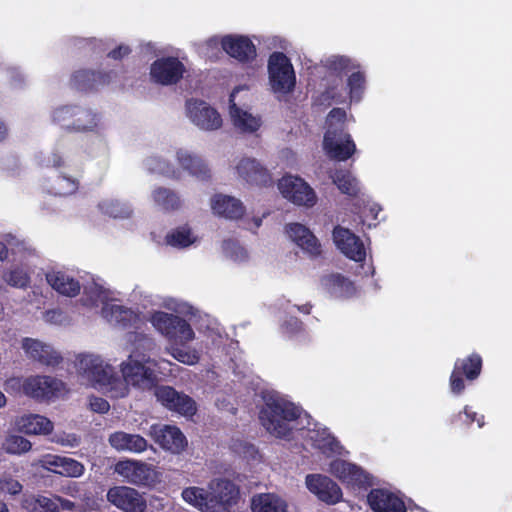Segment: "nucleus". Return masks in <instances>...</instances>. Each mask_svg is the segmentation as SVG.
Here are the masks:
<instances>
[{
	"label": "nucleus",
	"instance_id": "obj_3",
	"mask_svg": "<svg viewBox=\"0 0 512 512\" xmlns=\"http://www.w3.org/2000/svg\"><path fill=\"white\" fill-rule=\"evenodd\" d=\"M247 90L246 86H238L233 89L229 97V116L238 133L253 135L260 130L263 121L261 115L254 112L244 101Z\"/></svg>",
	"mask_w": 512,
	"mask_h": 512
},
{
	"label": "nucleus",
	"instance_id": "obj_38",
	"mask_svg": "<svg viewBox=\"0 0 512 512\" xmlns=\"http://www.w3.org/2000/svg\"><path fill=\"white\" fill-rule=\"evenodd\" d=\"M156 207L163 211H174L181 207L182 201L177 192L166 187H156L151 192Z\"/></svg>",
	"mask_w": 512,
	"mask_h": 512
},
{
	"label": "nucleus",
	"instance_id": "obj_61",
	"mask_svg": "<svg viewBox=\"0 0 512 512\" xmlns=\"http://www.w3.org/2000/svg\"><path fill=\"white\" fill-rule=\"evenodd\" d=\"M43 319L49 324L61 325L66 321V315L62 310L54 308L45 311Z\"/></svg>",
	"mask_w": 512,
	"mask_h": 512
},
{
	"label": "nucleus",
	"instance_id": "obj_50",
	"mask_svg": "<svg viewBox=\"0 0 512 512\" xmlns=\"http://www.w3.org/2000/svg\"><path fill=\"white\" fill-rule=\"evenodd\" d=\"M3 280L15 288H25L30 282L28 271L23 266H13L3 274Z\"/></svg>",
	"mask_w": 512,
	"mask_h": 512
},
{
	"label": "nucleus",
	"instance_id": "obj_43",
	"mask_svg": "<svg viewBox=\"0 0 512 512\" xmlns=\"http://www.w3.org/2000/svg\"><path fill=\"white\" fill-rule=\"evenodd\" d=\"M179 317L172 313L154 310L149 313L148 321L159 334L167 338Z\"/></svg>",
	"mask_w": 512,
	"mask_h": 512
},
{
	"label": "nucleus",
	"instance_id": "obj_8",
	"mask_svg": "<svg viewBox=\"0 0 512 512\" xmlns=\"http://www.w3.org/2000/svg\"><path fill=\"white\" fill-rule=\"evenodd\" d=\"M185 112L190 122L203 131H215L222 127L220 113L203 100L189 99L185 104Z\"/></svg>",
	"mask_w": 512,
	"mask_h": 512
},
{
	"label": "nucleus",
	"instance_id": "obj_46",
	"mask_svg": "<svg viewBox=\"0 0 512 512\" xmlns=\"http://www.w3.org/2000/svg\"><path fill=\"white\" fill-rule=\"evenodd\" d=\"M127 341L132 345L130 353L146 355L145 352L152 351L156 347L155 339L148 334L130 332L127 334Z\"/></svg>",
	"mask_w": 512,
	"mask_h": 512
},
{
	"label": "nucleus",
	"instance_id": "obj_41",
	"mask_svg": "<svg viewBox=\"0 0 512 512\" xmlns=\"http://www.w3.org/2000/svg\"><path fill=\"white\" fill-rule=\"evenodd\" d=\"M324 68L337 76L359 69L360 65L347 56L331 55L322 61Z\"/></svg>",
	"mask_w": 512,
	"mask_h": 512
},
{
	"label": "nucleus",
	"instance_id": "obj_17",
	"mask_svg": "<svg viewBox=\"0 0 512 512\" xmlns=\"http://www.w3.org/2000/svg\"><path fill=\"white\" fill-rule=\"evenodd\" d=\"M482 359L478 354H471L465 359H458L450 376V389L453 394L459 395L465 389L462 374L470 381L475 380L481 372Z\"/></svg>",
	"mask_w": 512,
	"mask_h": 512
},
{
	"label": "nucleus",
	"instance_id": "obj_45",
	"mask_svg": "<svg viewBox=\"0 0 512 512\" xmlns=\"http://www.w3.org/2000/svg\"><path fill=\"white\" fill-rule=\"evenodd\" d=\"M332 180L338 189L349 196H356L360 192L358 180L346 170L336 171L332 176Z\"/></svg>",
	"mask_w": 512,
	"mask_h": 512
},
{
	"label": "nucleus",
	"instance_id": "obj_56",
	"mask_svg": "<svg viewBox=\"0 0 512 512\" xmlns=\"http://www.w3.org/2000/svg\"><path fill=\"white\" fill-rule=\"evenodd\" d=\"M23 489L22 484L10 474L0 476V492L9 495H18Z\"/></svg>",
	"mask_w": 512,
	"mask_h": 512
},
{
	"label": "nucleus",
	"instance_id": "obj_44",
	"mask_svg": "<svg viewBox=\"0 0 512 512\" xmlns=\"http://www.w3.org/2000/svg\"><path fill=\"white\" fill-rule=\"evenodd\" d=\"M99 210L112 218L125 219L129 218L132 214L130 205L125 202H120L118 199L105 198L98 203Z\"/></svg>",
	"mask_w": 512,
	"mask_h": 512
},
{
	"label": "nucleus",
	"instance_id": "obj_54",
	"mask_svg": "<svg viewBox=\"0 0 512 512\" xmlns=\"http://www.w3.org/2000/svg\"><path fill=\"white\" fill-rule=\"evenodd\" d=\"M85 467L79 461L63 457L61 467L58 470H53V473L65 476V477H73L78 478L84 474Z\"/></svg>",
	"mask_w": 512,
	"mask_h": 512
},
{
	"label": "nucleus",
	"instance_id": "obj_22",
	"mask_svg": "<svg viewBox=\"0 0 512 512\" xmlns=\"http://www.w3.org/2000/svg\"><path fill=\"white\" fill-rule=\"evenodd\" d=\"M175 160L182 171L199 180L207 181L211 172L206 161L198 154L187 148H178L175 151Z\"/></svg>",
	"mask_w": 512,
	"mask_h": 512
},
{
	"label": "nucleus",
	"instance_id": "obj_26",
	"mask_svg": "<svg viewBox=\"0 0 512 512\" xmlns=\"http://www.w3.org/2000/svg\"><path fill=\"white\" fill-rule=\"evenodd\" d=\"M367 500L375 512H406L402 499L387 489L371 490Z\"/></svg>",
	"mask_w": 512,
	"mask_h": 512
},
{
	"label": "nucleus",
	"instance_id": "obj_12",
	"mask_svg": "<svg viewBox=\"0 0 512 512\" xmlns=\"http://www.w3.org/2000/svg\"><path fill=\"white\" fill-rule=\"evenodd\" d=\"M115 298L101 309V316L111 325L123 329L134 328L140 329L144 324V318L140 313L135 312L131 308L123 306L116 302Z\"/></svg>",
	"mask_w": 512,
	"mask_h": 512
},
{
	"label": "nucleus",
	"instance_id": "obj_4",
	"mask_svg": "<svg viewBox=\"0 0 512 512\" xmlns=\"http://www.w3.org/2000/svg\"><path fill=\"white\" fill-rule=\"evenodd\" d=\"M196 338L192 325L182 317L174 324L171 332L167 336L169 346L167 352L177 361L194 365L200 359L199 352L188 346V344Z\"/></svg>",
	"mask_w": 512,
	"mask_h": 512
},
{
	"label": "nucleus",
	"instance_id": "obj_33",
	"mask_svg": "<svg viewBox=\"0 0 512 512\" xmlns=\"http://www.w3.org/2000/svg\"><path fill=\"white\" fill-rule=\"evenodd\" d=\"M321 286L325 292L334 298H348L354 295L356 291L353 282L341 274H330L322 277Z\"/></svg>",
	"mask_w": 512,
	"mask_h": 512
},
{
	"label": "nucleus",
	"instance_id": "obj_20",
	"mask_svg": "<svg viewBox=\"0 0 512 512\" xmlns=\"http://www.w3.org/2000/svg\"><path fill=\"white\" fill-rule=\"evenodd\" d=\"M333 241L337 248L351 260L355 262L365 260L367 253L363 242L349 229L336 226L333 230Z\"/></svg>",
	"mask_w": 512,
	"mask_h": 512
},
{
	"label": "nucleus",
	"instance_id": "obj_14",
	"mask_svg": "<svg viewBox=\"0 0 512 512\" xmlns=\"http://www.w3.org/2000/svg\"><path fill=\"white\" fill-rule=\"evenodd\" d=\"M114 471L124 481L136 486H149L155 482V472L152 466L138 460L119 461L115 464Z\"/></svg>",
	"mask_w": 512,
	"mask_h": 512
},
{
	"label": "nucleus",
	"instance_id": "obj_13",
	"mask_svg": "<svg viewBox=\"0 0 512 512\" xmlns=\"http://www.w3.org/2000/svg\"><path fill=\"white\" fill-rule=\"evenodd\" d=\"M284 231L288 239L310 258H317L322 253V245L309 227L302 223H287Z\"/></svg>",
	"mask_w": 512,
	"mask_h": 512
},
{
	"label": "nucleus",
	"instance_id": "obj_36",
	"mask_svg": "<svg viewBox=\"0 0 512 512\" xmlns=\"http://www.w3.org/2000/svg\"><path fill=\"white\" fill-rule=\"evenodd\" d=\"M287 502L275 493H259L251 499L252 512H287Z\"/></svg>",
	"mask_w": 512,
	"mask_h": 512
},
{
	"label": "nucleus",
	"instance_id": "obj_15",
	"mask_svg": "<svg viewBox=\"0 0 512 512\" xmlns=\"http://www.w3.org/2000/svg\"><path fill=\"white\" fill-rule=\"evenodd\" d=\"M157 401L170 411L185 417L193 416L197 411L196 402L188 395L178 392L170 386H160L155 391Z\"/></svg>",
	"mask_w": 512,
	"mask_h": 512
},
{
	"label": "nucleus",
	"instance_id": "obj_6",
	"mask_svg": "<svg viewBox=\"0 0 512 512\" xmlns=\"http://www.w3.org/2000/svg\"><path fill=\"white\" fill-rule=\"evenodd\" d=\"M23 393L37 401H49L66 392L65 383L48 375H32L23 380Z\"/></svg>",
	"mask_w": 512,
	"mask_h": 512
},
{
	"label": "nucleus",
	"instance_id": "obj_27",
	"mask_svg": "<svg viewBox=\"0 0 512 512\" xmlns=\"http://www.w3.org/2000/svg\"><path fill=\"white\" fill-rule=\"evenodd\" d=\"M210 207L214 215L230 220L241 218L245 212L243 203L238 198L221 193L210 198Z\"/></svg>",
	"mask_w": 512,
	"mask_h": 512
},
{
	"label": "nucleus",
	"instance_id": "obj_35",
	"mask_svg": "<svg viewBox=\"0 0 512 512\" xmlns=\"http://www.w3.org/2000/svg\"><path fill=\"white\" fill-rule=\"evenodd\" d=\"M113 78V73L102 74L90 70L76 71L72 76V84L78 90L88 91L99 85L108 84Z\"/></svg>",
	"mask_w": 512,
	"mask_h": 512
},
{
	"label": "nucleus",
	"instance_id": "obj_24",
	"mask_svg": "<svg viewBox=\"0 0 512 512\" xmlns=\"http://www.w3.org/2000/svg\"><path fill=\"white\" fill-rule=\"evenodd\" d=\"M235 171L249 184L265 186L272 181L269 171L254 158H241L235 165Z\"/></svg>",
	"mask_w": 512,
	"mask_h": 512
},
{
	"label": "nucleus",
	"instance_id": "obj_58",
	"mask_svg": "<svg viewBox=\"0 0 512 512\" xmlns=\"http://www.w3.org/2000/svg\"><path fill=\"white\" fill-rule=\"evenodd\" d=\"M346 111L341 108H334L327 116V125L331 129H344Z\"/></svg>",
	"mask_w": 512,
	"mask_h": 512
},
{
	"label": "nucleus",
	"instance_id": "obj_39",
	"mask_svg": "<svg viewBox=\"0 0 512 512\" xmlns=\"http://www.w3.org/2000/svg\"><path fill=\"white\" fill-rule=\"evenodd\" d=\"M198 240V236L188 225H182L172 229L165 237L167 245L179 249L190 247L197 243Z\"/></svg>",
	"mask_w": 512,
	"mask_h": 512
},
{
	"label": "nucleus",
	"instance_id": "obj_64",
	"mask_svg": "<svg viewBox=\"0 0 512 512\" xmlns=\"http://www.w3.org/2000/svg\"><path fill=\"white\" fill-rule=\"evenodd\" d=\"M283 329L289 335L295 334L301 330V322L297 318L291 317L283 324Z\"/></svg>",
	"mask_w": 512,
	"mask_h": 512
},
{
	"label": "nucleus",
	"instance_id": "obj_29",
	"mask_svg": "<svg viewBox=\"0 0 512 512\" xmlns=\"http://www.w3.org/2000/svg\"><path fill=\"white\" fill-rule=\"evenodd\" d=\"M108 442L118 452L140 454L147 450V440L139 434L116 431L109 435Z\"/></svg>",
	"mask_w": 512,
	"mask_h": 512
},
{
	"label": "nucleus",
	"instance_id": "obj_10",
	"mask_svg": "<svg viewBox=\"0 0 512 512\" xmlns=\"http://www.w3.org/2000/svg\"><path fill=\"white\" fill-rule=\"evenodd\" d=\"M323 149L329 158L345 161L355 153L356 145L344 129L328 128L324 135Z\"/></svg>",
	"mask_w": 512,
	"mask_h": 512
},
{
	"label": "nucleus",
	"instance_id": "obj_51",
	"mask_svg": "<svg viewBox=\"0 0 512 512\" xmlns=\"http://www.w3.org/2000/svg\"><path fill=\"white\" fill-rule=\"evenodd\" d=\"M78 181L75 177L59 175L51 185L49 192L59 196H67L76 192Z\"/></svg>",
	"mask_w": 512,
	"mask_h": 512
},
{
	"label": "nucleus",
	"instance_id": "obj_19",
	"mask_svg": "<svg viewBox=\"0 0 512 512\" xmlns=\"http://www.w3.org/2000/svg\"><path fill=\"white\" fill-rule=\"evenodd\" d=\"M149 435L163 449L172 453H180L187 445L184 434L176 426L153 424Z\"/></svg>",
	"mask_w": 512,
	"mask_h": 512
},
{
	"label": "nucleus",
	"instance_id": "obj_40",
	"mask_svg": "<svg viewBox=\"0 0 512 512\" xmlns=\"http://www.w3.org/2000/svg\"><path fill=\"white\" fill-rule=\"evenodd\" d=\"M23 507L28 512H59L58 496L31 495L24 499Z\"/></svg>",
	"mask_w": 512,
	"mask_h": 512
},
{
	"label": "nucleus",
	"instance_id": "obj_37",
	"mask_svg": "<svg viewBox=\"0 0 512 512\" xmlns=\"http://www.w3.org/2000/svg\"><path fill=\"white\" fill-rule=\"evenodd\" d=\"M183 500L203 512H216L213 509L209 489L200 487H188L182 491Z\"/></svg>",
	"mask_w": 512,
	"mask_h": 512
},
{
	"label": "nucleus",
	"instance_id": "obj_52",
	"mask_svg": "<svg viewBox=\"0 0 512 512\" xmlns=\"http://www.w3.org/2000/svg\"><path fill=\"white\" fill-rule=\"evenodd\" d=\"M2 448L9 454H22L31 449V442L23 436L10 434L5 438Z\"/></svg>",
	"mask_w": 512,
	"mask_h": 512
},
{
	"label": "nucleus",
	"instance_id": "obj_9",
	"mask_svg": "<svg viewBox=\"0 0 512 512\" xmlns=\"http://www.w3.org/2000/svg\"><path fill=\"white\" fill-rule=\"evenodd\" d=\"M20 348L28 360L40 366L55 367L63 360L61 353L53 345L37 338H22Z\"/></svg>",
	"mask_w": 512,
	"mask_h": 512
},
{
	"label": "nucleus",
	"instance_id": "obj_25",
	"mask_svg": "<svg viewBox=\"0 0 512 512\" xmlns=\"http://www.w3.org/2000/svg\"><path fill=\"white\" fill-rule=\"evenodd\" d=\"M222 50L239 62H249L256 57V48L252 41L242 35L223 36Z\"/></svg>",
	"mask_w": 512,
	"mask_h": 512
},
{
	"label": "nucleus",
	"instance_id": "obj_47",
	"mask_svg": "<svg viewBox=\"0 0 512 512\" xmlns=\"http://www.w3.org/2000/svg\"><path fill=\"white\" fill-rule=\"evenodd\" d=\"M36 159L39 162V165L43 167H61V166H67L72 167L74 166V161L71 158V156L64 152L60 151L59 149L53 151L52 153L48 155H44L43 153H40L36 156Z\"/></svg>",
	"mask_w": 512,
	"mask_h": 512
},
{
	"label": "nucleus",
	"instance_id": "obj_2",
	"mask_svg": "<svg viewBox=\"0 0 512 512\" xmlns=\"http://www.w3.org/2000/svg\"><path fill=\"white\" fill-rule=\"evenodd\" d=\"M301 414L302 409L294 403L279 394H270L265 397L259 418L266 431L277 438L289 440L301 431L303 438L328 457L348 453L325 427L314 424L306 430L299 428Z\"/></svg>",
	"mask_w": 512,
	"mask_h": 512
},
{
	"label": "nucleus",
	"instance_id": "obj_49",
	"mask_svg": "<svg viewBox=\"0 0 512 512\" xmlns=\"http://www.w3.org/2000/svg\"><path fill=\"white\" fill-rule=\"evenodd\" d=\"M347 88L351 102H359L365 90V76L359 69L351 72L347 79Z\"/></svg>",
	"mask_w": 512,
	"mask_h": 512
},
{
	"label": "nucleus",
	"instance_id": "obj_28",
	"mask_svg": "<svg viewBox=\"0 0 512 512\" xmlns=\"http://www.w3.org/2000/svg\"><path fill=\"white\" fill-rule=\"evenodd\" d=\"M189 320L193 322L197 330L203 333L213 346L223 343L224 332L218 321L210 315L195 308V313H190Z\"/></svg>",
	"mask_w": 512,
	"mask_h": 512
},
{
	"label": "nucleus",
	"instance_id": "obj_5",
	"mask_svg": "<svg viewBox=\"0 0 512 512\" xmlns=\"http://www.w3.org/2000/svg\"><path fill=\"white\" fill-rule=\"evenodd\" d=\"M269 82L273 92L288 94L296 84V75L290 59L282 52H274L268 60Z\"/></svg>",
	"mask_w": 512,
	"mask_h": 512
},
{
	"label": "nucleus",
	"instance_id": "obj_23",
	"mask_svg": "<svg viewBox=\"0 0 512 512\" xmlns=\"http://www.w3.org/2000/svg\"><path fill=\"white\" fill-rule=\"evenodd\" d=\"M213 509L216 512H227L228 508L234 504L238 497V489L229 480L213 479L208 485Z\"/></svg>",
	"mask_w": 512,
	"mask_h": 512
},
{
	"label": "nucleus",
	"instance_id": "obj_53",
	"mask_svg": "<svg viewBox=\"0 0 512 512\" xmlns=\"http://www.w3.org/2000/svg\"><path fill=\"white\" fill-rule=\"evenodd\" d=\"M79 107L80 106L75 105H65L56 108L52 112L53 122L71 130L69 124H71V121L75 119Z\"/></svg>",
	"mask_w": 512,
	"mask_h": 512
},
{
	"label": "nucleus",
	"instance_id": "obj_48",
	"mask_svg": "<svg viewBox=\"0 0 512 512\" xmlns=\"http://www.w3.org/2000/svg\"><path fill=\"white\" fill-rule=\"evenodd\" d=\"M222 252L227 259L235 263H245L249 260V254L247 250L237 241L232 239L223 241Z\"/></svg>",
	"mask_w": 512,
	"mask_h": 512
},
{
	"label": "nucleus",
	"instance_id": "obj_59",
	"mask_svg": "<svg viewBox=\"0 0 512 512\" xmlns=\"http://www.w3.org/2000/svg\"><path fill=\"white\" fill-rule=\"evenodd\" d=\"M52 441L64 447L74 448L80 444L81 439L75 433L61 432L55 434L52 438Z\"/></svg>",
	"mask_w": 512,
	"mask_h": 512
},
{
	"label": "nucleus",
	"instance_id": "obj_18",
	"mask_svg": "<svg viewBox=\"0 0 512 512\" xmlns=\"http://www.w3.org/2000/svg\"><path fill=\"white\" fill-rule=\"evenodd\" d=\"M328 471L347 486L361 487L370 483L369 475L360 466L343 459L332 460Z\"/></svg>",
	"mask_w": 512,
	"mask_h": 512
},
{
	"label": "nucleus",
	"instance_id": "obj_55",
	"mask_svg": "<svg viewBox=\"0 0 512 512\" xmlns=\"http://www.w3.org/2000/svg\"><path fill=\"white\" fill-rule=\"evenodd\" d=\"M162 306L167 310L183 316H189L190 313H195V308L192 305L175 298L164 299Z\"/></svg>",
	"mask_w": 512,
	"mask_h": 512
},
{
	"label": "nucleus",
	"instance_id": "obj_57",
	"mask_svg": "<svg viewBox=\"0 0 512 512\" xmlns=\"http://www.w3.org/2000/svg\"><path fill=\"white\" fill-rule=\"evenodd\" d=\"M223 37L213 36L207 39L201 46V52L209 58L217 57L221 52Z\"/></svg>",
	"mask_w": 512,
	"mask_h": 512
},
{
	"label": "nucleus",
	"instance_id": "obj_31",
	"mask_svg": "<svg viewBox=\"0 0 512 512\" xmlns=\"http://www.w3.org/2000/svg\"><path fill=\"white\" fill-rule=\"evenodd\" d=\"M15 426L20 432L30 435H48L54 428L52 421L39 414L21 416L16 419Z\"/></svg>",
	"mask_w": 512,
	"mask_h": 512
},
{
	"label": "nucleus",
	"instance_id": "obj_21",
	"mask_svg": "<svg viewBox=\"0 0 512 512\" xmlns=\"http://www.w3.org/2000/svg\"><path fill=\"white\" fill-rule=\"evenodd\" d=\"M108 501L125 512H144L145 499L133 488L117 486L109 489Z\"/></svg>",
	"mask_w": 512,
	"mask_h": 512
},
{
	"label": "nucleus",
	"instance_id": "obj_62",
	"mask_svg": "<svg viewBox=\"0 0 512 512\" xmlns=\"http://www.w3.org/2000/svg\"><path fill=\"white\" fill-rule=\"evenodd\" d=\"M89 408L95 413L105 414L109 411L110 404L102 397L91 396L89 398Z\"/></svg>",
	"mask_w": 512,
	"mask_h": 512
},
{
	"label": "nucleus",
	"instance_id": "obj_16",
	"mask_svg": "<svg viewBox=\"0 0 512 512\" xmlns=\"http://www.w3.org/2000/svg\"><path fill=\"white\" fill-rule=\"evenodd\" d=\"M305 484L309 492L328 505H334L342 499L341 488L326 475L308 474L305 478Z\"/></svg>",
	"mask_w": 512,
	"mask_h": 512
},
{
	"label": "nucleus",
	"instance_id": "obj_30",
	"mask_svg": "<svg viewBox=\"0 0 512 512\" xmlns=\"http://www.w3.org/2000/svg\"><path fill=\"white\" fill-rule=\"evenodd\" d=\"M46 281L56 292L67 297H75L82 287L71 273L62 270L47 272Z\"/></svg>",
	"mask_w": 512,
	"mask_h": 512
},
{
	"label": "nucleus",
	"instance_id": "obj_34",
	"mask_svg": "<svg viewBox=\"0 0 512 512\" xmlns=\"http://www.w3.org/2000/svg\"><path fill=\"white\" fill-rule=\"evenodd\" d=\"M115 299V293L102 285L92 281L87 285H83L82 304L87 307L105 306Z\"/></svg>",
	"mask_w": 512,
	"mask_h": 512
},
{
	"label": "nucleus",
	"instance_id": "obj_32",
	"mask_svg": "<svg viewBox=\"0 0 512 512\" xmlns=\"http://www.w3.org/2000/svg\"><path fill=\"white\" fill-rule=\"evenodd\" d=\"M71 130L77 132H95L102 133L104 124L101 115L90 108L79 107L76 117L71 124Z\"/></svg>",
	"mask_w": 512,
	"mask_h": 512
},
{
	"label": "nucleus",
	"instance_id": "obj_7",
	"mask_svg": "<svg viewBox=\"0 0 512 512\" xmlns=\"http://www.w3.org/2000/svg\"><path fill=\"white\" fill-rule=\"evenodd\" d=\"M278 189L285 199L297 206L311 208L318 200L314 189L297 176H284L278 183Z\"/></svg>",
	"mask_w": 512,
	"mask_h": 512
},
{
	"label": "nucleus",
	"instance_id": "obj_1",
	"mask_svg": "<svg viewBox=\"0 0 512 512\" xmlns=\"http://www.w3.org/2000/svg\"><path fill=\"white\" fill-rule=\"evenodd\" d=\"M75 366L78 373L90 385L111 398H125L131 389L147 392L155 388L159 377L158 362L148 355L129 353L119 365V371L101 355L82 353L77 355Z\"/></svg>",
	"mask_w": 512,
	"mask_h": 512
},
{
	"label": "nucleus",
	"instance_id": "obj_63",
	"mask_svg": "<svg viewBox=\"0 0 512 512\" xmlns=\"http://www.w3.org/2000/svg\"><path fill=\"white\" fill-rule=\"evenodd\" d=\"M463 415L465 417L464 422L467 425H470L474 421L477 422L479 428L484 426V416H478L476 412L472 411L470 407L466 406L463 411Z\"/></svg>",
	"mask_w": 512,
	"mask_h": 512
},
{
	"label": "nucleus",
	"instance_id": "obj_11",
	"mask_svg": "<svg viewBox=\"0 0 512 512\" xmlns=\"http://www.w3.org/2000/svg\"><path fill=\"white\" fill-rule=\"evenodd\" d=\"M184 64L176 57H161L150 67L151 81L163 86L177 84L185 73Z\"/></svg>",
	"mask_w": 512,
	"mask_h": 512
},
{
	"label": "nucleus",
	"instance_id": "obj_60",
	"mask_svg": "<svg viewBox=\"0 0 512 512\" xmlns=\"http://www.w3.org/2000/svg\"><path fill=\"white\" fill-rule=\"evenodd\" d=\"M62 458V456L48 454L39 459L38 463L43 469L53 472L60 469Z\"/></svg>",
	"mask_w": 512,
	"mask_h": 512
},
{
	"label": "nucleus",
	"instance_id": "obj_42",
	"mask_svg": "<svg viewBox=\"0 0 512 512\" xmlns=\"http://www.w3.org/2000/svg\"><path fill=\"white\" fill-rule=\"evenodd\" d=\"M144 166L151 173L160 174L171 179H179L181 175L179 170L175 169L168 160L159 155L147 157L144 161Z\"/></svg>",
	"mask_w": 512,
	"mask_h": 512
}]
</instances>
